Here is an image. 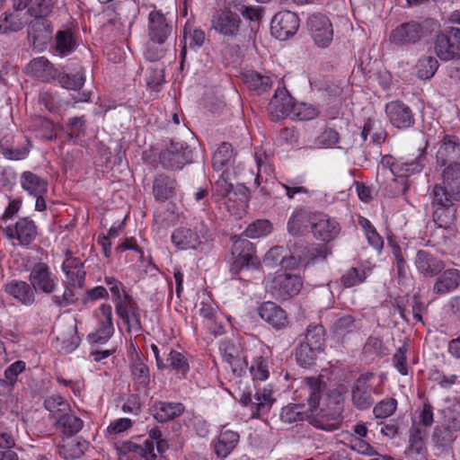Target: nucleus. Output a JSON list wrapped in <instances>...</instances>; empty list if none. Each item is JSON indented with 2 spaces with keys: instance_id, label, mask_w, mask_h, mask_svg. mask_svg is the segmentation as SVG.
I'll return each mask as SVG.
<instances>
[{
  "instance_id": "obj_1",
  "label": "nucleus",
  "mask_w": 460,
  "mask_h": 460,
  "mask_svg": "<svg viewBox=\"0 0 460 460\" xmlns=\"http://www.w3.org/2000/svg\"><path fill=\"white\" fill-rule=\"evenodd\" d=\"M302 390L308 394V410L311 411V424L315 428L334 431L338 429L342 421V402L344 398L338 390H332L329 394L330 398L334 399V408L332 411L318 410L320 400L324 388V383L320 377L309 376L302 380Z\"/></svg>"
},
{
  "instance_id": "obj_2",
  "label": "nucleus",
  "mask_w": 460,
  "mask_h": 460,
  "mask_svg": "<svg viewBox=\"0 0 460 460\" xmlns=\"http://www.w3.org/2000/svg\"><path fill=\"white\" fill-rule=\"evenodd\" d=\"M211 28L225 39L234 40L241 35L242 20L231 10H219L212 15Z\"/></svg>"
},
{
  "instance_id": "obj_3",
  "label": "nucleus",
  "mask_w": 460,
  "mask_h": 460,
  "mask_svg": "<svg viewBox=\"0 0 460 460\" xmlns=\"http://www.w3.org/2000/svg\"><path fill=\"white\" fill-rule=\"evenodd\" d=\"M96 329L88 335L89 341L93 344L106 343L114 333L112 307L103 303L93 312Z\"/></svg>"
},
{
  "instance_id": "obj_4",
  "label": "nucleus",
  "mask_w": 460,
  "mask_h": 460,
  "mask_svg": "<svg viewBox=\"0 0 460 460\" xmlns=\"http://www.w3.org/2000/svg\"><path fill=\"white\" fill-rule=\"evenodd\" d=\"M6 238L13 245L28 247L38 235V227L35 222L29 217H21L14 224H10L4 230Z\"/></svg>"
},
{
  "instance_id": "obj_5",
  "label": "nucleus",
  "mask_w": 460,
  "mask_h": 460,
  "mask_svg": "<svg viewBox=\"0 0 460 460\" xmlns=\"http://www.w3.org/2000/svg\"><path fill=\"white\" fill-rule=\"evenodd\" d=\"M232 255L234 258L231 270H241L244 268L259 269L260 260L255 255V249L248 239L237 238L232 246Z\"/></svg>"
},
{
  "instance_id": "obj_6",
  "label": "nucleus",
  "mask_w": 460,
  "mask_h": 460,
  "mask_svg": "<svg viewBox=\"0 0 460 460\" xmlns=\"http://www.w3.org/2000/svg\"><path fill=\"white\" fill-rule=\"evenodd\" d=\"M303 287L302 279L297 275L279 274L273 278L267 288L272 296L279 300H288L298 295Z\"/></svg>"
},
{
  "instance_id": "obj_7",
  "label": "nucleus",
  "mask_w": 460,
  "mask_h": 460,
  "mask_svg": "<svg viewBox=\"0 0 460 460\" xmlns=\"http://www.w3.org/2000/svg\"><path fill=\"white\" fill-rule=\"evenodd\" d=\"M47 16H35L28 25V40L38 52L43 51L47 48L53 36V26L46 19Z\"/></svg>"
},
{
  "instance_id": "obj_8",
  "label": "nucleus",
  "mask_w": 460,
  "mask_h": 460,
  "mask_svg": "<svg viewBox=\"0 0 460 460\" xmlns=\"http://www.w3.org/2000/svg\"><path fill=\"white\" fill-rule=\"evenodd\" d=\"M434 49L437 56L443 61L460 58V29L452 28L437 35Z\"/></svg>"
},
{
  "instance_id": "obj_9",
  "label": "nucleus",
  "mask_w": 460,
  "mask_h": 460,
  "mask_svg": "<svg viewBox=\"0 0 460 460\" xmlns=\"http://www.w3.org/2000/svg\"><path fill=\"white\" fill-rule=\"evenodd\" d=\"M307 29L314 44L325 49L333 39V29L330 19L322 13H314L307 19Z\"/></svg>"
},
{
  "instance_id": "obj_10",
  "label": "nucleus",
  "mask_w": 460,
  "mask_h": 460,
  "mask_svg": "<svg viewBox=\"0 0 460 460\" xmlns=\"http://www.w3.org/2000/svg\"><path fill=\"white\" fill-rule=\"evenodd\" d=\"M300 21L297 14L290 11L277 13L270 22L272 35L280 40H288L298 31Z\"/></svg>"
},
{
  "instance_id": "obj_11",
  "label": "nucleus",
  "mask_w": 460,
  "mask_h": 460,
  "mask_svg": "<svg viewBox=\"0 0 460 460\" xmlns=\"http://www.w3.org/2000/svg\"><path fill=\"white\" fill-rule=\"evenodd\" d=\"M29 281L35 292L51 294L56 290L58 279L44 262L35 263L30 272Z\"/></svg>"
},
{
  "instance_id": "obj_12",
  "label": "nucleus",
  "mask_w": 460,
  "mask_h": 460,
  "mask_svg": "<svg viewBox=\"0 0 460 460\" xmlns=\"http://www.w3.org/2000/svg\"><path fill=\"white\" fill-rule=\"evenodd\" d=\"M224 361L227 363L235 376H243L248 367L247 357L240 343L226 341L220 345Z\"/></svg>"
},
{
  "instance_id": "obj_13",
  "label": "nucleus",
  "mask_w": 460,
  "mask_h": 460,
  "mask_svg": "<svg viewBox=\"0 0 460 460\" xmlns=\"http://www.w3.org/2000/svg\"><path fill=\"white\" fill-rule=\"evenodd\" d=\"M374 377L372 373L361 374L351 387V401L358 410H367L374 403L372 393L376 390L369 385V381Z\"/></svg>"
},
{
  "instance_id": "obj_14",
  "label": "nucleus",
  "mask_w": 460,
  "mask_h": 460,
  "mask_svg": "<svg viewBox=\"0 0 460 460\" xmlns=\"http://www.w3.org/2000/svg\"><path fill=\"white\" fill-rule=\"evenodd\" d=\"M294 103L293 98L286 87L279 86L267 107L270 119L277 121L286 117H290Z\"/></svg>"
},
{
  "instance_id": "obj_15",
  "label": "nucleus",
  "mask_w": 460,
  "mask_h": 460,
  "mask_svg": "<svg viewBox=\"0 0 460 460\" xmlns=\"http://www.w3.org/2000/svg\"><path fill=\"white\" fill-rule=\"evenodd\" d=\"M311 229L314 236L319 240L329 242L340 233V224L323 213H313Z\"/></svg>"
},
{
  "instance_id": "obj_16",
  "label": "nucleus",
  "mask_w": 460,
  "mask_h": 460,
  "mask_svg": "<svg viewBox=\"0 0 460 460\" xmlns=\"http://www.w3.org/2000/svg\"><path fill=\"white\" fill-rule=\"evenodd\" d=\"M422 34L420 24L411 21L394 28L389 35V41L398 47L415 44L421 39Z\"/></svg>"
},
{
  "instance_id": "obj_17",
  "label": "nucleus",
  "mask_w": 460,
  "mask_h": 460,
  "mask_svg": "<svg viewBox=\"0 0 460 460\" xmlns=\"http://www.w3.org/2000/svg\"><path fill=\"white\" fill-rule=\"evenodd\" d=\"M115 312L127 325L128 332L139 334L142 332L141 310L133 297H128L123 305L116 306Z\"/></svg>"
},
{
  "instance_id": "obj_18",
  "label": "nucleus",
  "mask_w": 460,
  "mask_h": 460,
  "mask_svg": "<svg viewBox=\"0 0 460 460\" xmlns=\"http://www.w3.org/2000/svg\"><path fill=\"white\" fill-rule=\"evenodd\" d=\"M385 113L391 124L399 128L406 129L414 124L411 110L400 101H393L385 105Z\"/></svg>"
},
{
  "instance_id": "obj_19",
  "label": "nucleus",
  "mask_w": 460,
  "mask_h": 460,
  "mask_svg": "<svg viewBox=\"0 0 460 460\" xmlns=\"http://www.w3.org/2000/svg\"><path fill=\"white\" fill-rule=\"evenodd\" d=\"M190 150L183 143L172 142L160 155L161 164L167 169H181L190 160Z\"/></svg>"
},
{
  "instance_id": "obj_20",
  "label": "nucleus",
  "mask_w": 460,
  "mask_h": 460,
  "mask_svg": "<svg viewBox=\"0 0 460 460\" xmlns=\"http://www.w3.org/2000/svg\"><path fill=\"white\" fill-rule=\"evenodd\" d=\"M173 31L172 25L167 22L165 16L154 10L148 15V31L152 41L159 45L164 43Z\"/></svg>"
},
{
  "instance_id": "obj_21",
  "label": "nucleus",
  "mask_w": 460,
  "mask_h": 460,
  "mask_svg": "<svg viewBox=\"0 0 460 460\" xmlns=\"http://www.w3.org/2000/svg\"><path fill=\"white\" fill-rule=\"evenodd\" d=\"M431 291L438 296H447L460 287V270L448 268L437 275Z\"/></svg>"
},
{
  "instance_id": "obj_22",
  "label": "nucleus",
  "mask_w": 460,
  "mask_h": 460,
  "mask_svg": "<svg viewBox=\"0 0 460 460\" xmlns=\"http://www.w3.org/2000/svg\"><path fill=\"white\" fill-rule=\"evenodd\" d=\"M414 263L418 272L425 278L435 277L445 268L443 261L424 250L417 252Z\"/></svg>"
},
{
  "instance_id": "obj_23",
  "label": "nucleus",
  "mask_w": 460,
  "mask_h": 460,
  "mask_svg": "<svg viewBox=\"0 0 460 460\" xmlns=\"http://www.w3.org/2000/svg\"><path fill=\"white\" fill-rule=\"evenodd\" d=\"M258 345L261 354L252 358L249 371L253 381H265L270 376L271 350L261 341Z\"/></svg>"
},
{
  "instance_id": "obj_24",
  "label": "nucleus",
  "mask_w": 460,
  "mask_h": 460,
  "mask_svg": "<svg viewBox=\"0 0 460 460\" xmlns=\"http://www.w3.org/2000/svg\"><path fill=\"white\" fill-rule=\"evenodd\" d=\"M460 155V143L455 136H445L438 144L436 152L437 164L445 166L447 164H452Z\"/></svg>"
},
{
  "instance_id": "obj_25",
  "label": "nucleus",
  "mask_w": 460,
  "mask_h": 460,
  "mask_svg": "<svg viewBox=\"0 0 460 460\" xmlns=\"http://www.w3.org/2000/svg\"><path fill=\"white\" fill-rule=\"evenodd\" d=\"M4 291L25 306L35 303L36 292L31 283L22 280H12L5 284Z\"/></svg>"
},
{
  "instance_id": "obj_26",
  "label": "nucleus",
  "mask_w": 460,
  "mask_h": 460,
  "mask_svg": "<svg viewBox=\"0 0 460 460\" xmlns=\"http://www.w3.org/2000/svg\"><path fill=\"white\" fill-rule=\"evenodd\" d=\"M202 238H205V234L186 227L176 228L171 236L172 243L181 250L197 249Z\"/></svg>"
},
{
  "instance_id": "obj_27",
  "label": "nucleus",
  "mask_w": 460,
  "mask_h": 460,
  "mask_svg": "<svg viewBox=\"0 0 460 460\" xmlns=\"http://www.w3.org/2000/svg\"><path fill=\"white\" fill-rule=\"evenodd\" d=\"M259 315L276 330L283 329L288 323L286 312L273 302L263 303L259 307Z\"/></svg>"
},
{
  "instance_id": "obj_28",
  "label": "nucleus",
  "mask_w": 460,
  "mask_h": 460,
  "mask_svg": "<svg viewBox=\"0 0 460 460\" xmlns=\"http://www.w3.org/2000/svg\"><path fill=\"white\" fill-rule=\"evenodd\" d=\"M26 72L43 82H50L58 76V71L45 57L33 58L27 65Z\"/></svg>"
},
{
  "instance_id": "obj_29",
  "label": "nucleus",
  "mask_w": 460,
  "mask_h": 460,
  "mask_svg": "<svg viewBox=\"0 0 460 460\" xmlns=\"http://www.w3.org/2000/svg\"><path fill=\"white\" fill-rule=\"evenodd\" d=\"M184 411L182 403L174 402H155L151 408L152 415L159 422H166L181 416Z\"/></svg>"
},
{
  "instance_id": "obj_30",
  "label": "nucleus",
  "mask_w": 460,
  "mask_h": 460,
  "mask_svg": "<svg viewBox=\"0 0 460 460\" xmlns=\"http://www.w3.org/2000/svg\"><path fill=\"white\" fill-rule=\"evenodd\" d=\"M13 7L16 11L26 10L32 17L49 15L53 9L51 0H12Z\"/></svg>"
},
{
  "instance_id": "obj_31",
  "label": "nucleus",
  "mask_w": 460,
  "mask_h": 460,
  "mask_svg": "<svg viewBox=\"0 0 460 460\" xmlns=\"http://www.w3.org/2000/svg\"><path fill=\"white\" fill-rule=\"evenodd\" d=\"M455 433L438 424L432 433L431 441L435 455L442 456L449 454L451 444L455 440Z\"/></svg>"
},
{
  "instance_id": "obj_32",
  "label": "nucleus",
  "mask_w": 460,
  "mask_h": 460,
  "mask_svg": "<svg viewBox=\"0 0 460 460\" xmlns=\"http://www.w3.org/2000/svg\"><path fill=\"white\" fill-rule=\"evenodd\" d=\"M131 376L135 390L147 395L150 390V372L148 367L140 360H135L131 366Z\"/></svg>"
},
{
  "instance_id": "obj_33",
  "label": "nucleus",
  "mask_w": 460,
  "mask_h": 460,
  "mask_svg": "<svg viewBox=\"0 0 460 460\" xmlns=\"http://www.w3.org/2000/svg\"><path fill=\"white\" fill-rule=\"evenodd\" d=\"M238 441L239 434L224 427L214 444L215 453L219 457H226L235 448Z\"/></svg>"
},
{
  "instance_id": "obj_34",
  "label": "nucleus",
  "mask_w": 460,
  "mask_h": 460,
  "mask_svg": "<svg viewBox=\"0 0 460 460\" xmlns=\"http://www.w3.org/2000/svg\"><path fill=\"white\" fill-rule=\"evenodd\" d=\"M275 401L276 400L273 397V390L270 385H268L263 388H258L254 394L252 416L259 417L267 414Z\"/></svg>"
},
{
  "instance_id": "obj_35",
  "label": "nucleus",
  "mask_w": 460,
  "mask_h": 460,
  "mask_svg": "<svg viewBox=\"0 0 460 460\" xmlns=\"http://www.w3.org/2000/svg\"><path fill=\"white\" fill-rule=\"evenodd\" d=\"M62 270L66 274L68 283L72 287L82 288L84 282L85 272L82 262L76 258L69 257L62 264Z\"/></svg>"
},
{
  "instance_id": "obj_36",
  "label": "nucleus",
  "mask_w": 460,
  "mask_h": 460,
  "mask_svg": "<svg viewBox=\"0 0 460 460\" xmlns=\"http://www.w3.org/2000/svg\"><path fill=\"white\" fill-rule=\"evenodd\" d=\"M177 182L170 176L160 174L155 177L153 184V193L155 200L164 202L175 194Z\"/></svg>"
},
{
  "instance_id": "obj_37",
  "label": "nucleus",
  "mask_w": 460,
  "mask_h": 460,
  "mask_svg": "<svg viewBox=\"0 0 460 460\" xmlns=\"http://www.w3.org/2000/svg\"><path fill=\"white\" fill-rule=\"evenodd\" d=\"M26 369V363L17 360L6 367L4 378L0 379V394H7L14 388L18 376Z\"/></svg>"
},
{
  "instance_id": "obj_38",
  "label": "nucleus",
  "mask_w": 460,
  "mask_h": 460,
  "mask_svg": "<svg viewBox=\"0 0 460 460\" xmlns=\"http://www.w3.org/2000/svg\"><path fill=\"white\" fill-rule=\"evenodd\" d=\"M20 182L22 188L31 196L44 195L47 192V181L31 172H22Z\"/></svg>"
},
{
  "instance_id": "obj_39",
  "label": "nucleus",
  "mask_w": 460,
  "mask_h": 460,
  "mask_svg": "<svg viewBox=\"0 0 460 460\" xmlns=\"http://www.w3.org/2000/svg\"><path fill=\"white\" fill-rule=\"evenodd\" d=\"M55 426L66 436H73L83 428V420L71 412H64L57 416Z\"/></svg>"
},
{
  "instance_id": "obj_40",
  "label": "nucleus",
  "mask_w": 460,
  "mask_h": 460,
  "mask_svg": "<svg viewBox=\"0 0 460 460\" xmlns=\"http://www.w3.org/2000/svg\"><path fill=\"white\" fill-rule=\"evenodd\" d=\"M443 184L450 190L455 199H460V164L454 163L443 171Z\"/></svg>"
},
{
  "instance_id": "obj_41",
  "label": "nucleus",
  "mask_w": 460,
  "mask_h": 460,
  "mask_svg": "<svg viewBox=\"0 0 460 460\" xmlns=\"http://www.w3.org/2000/svg\"><path fill=\"white\" fill-rule=\"evenodd\" d=\"M312 214L302 208H296L288 221V231L292 235L302 234L307 228V224H311Z\"/></svg>"
},
{
  "instance_id": "obj_42",
  "label": "nucleus",
  "mask_w": 460,
  "mask_h": 460,
  "mask_svg": "<svg viewBox=\"0 0 460 460\" xmlns=\"http://www.w3.org/2000/svg\"><path fill=\"white\" fill-rule=\"evenodd\" d=\"M244 77L249 89L258 95L267 92L272 85V81L269 75L255 71L247 72Z\"/></svg>"
},
{
  "instance_id": "obj_43",
  "label": "nucleus",
  "mask_w": 460,
  "mask_h": 460,
  "mask_svg": "<svg viewBox=\"0 0 460 460\" xmlns=\"http://www.w3.org/2000/svg\"><path fill=\"white\" fill-rule=\"evenodd\" d=\"M423 165L422 157H418L411 161L398 159L397 164L394 167V176L401 178L409 177L420 172L423 169Z\"/></svg>"
},
{
  "instance_id": "obj_44",
  "label": "nucleus",
  "mask_w": 460,
  "mask_h": 460,
  "mask_svg": "<svg viewBox=\"0 0 460 460\" xmlns=\"http://www.w3.org/2000/svg\"><path fill=\"white\" fill-rule=\"evenodd\" d=\"M305 418H309V416L307 409L302 403H289L283 407L280 412V420L288 424L302 421Z\"/></svg>"
},
{
  "instance_id": "obj_45",
  "label": "nucleus",
  "mask_w": 460,
  "mask_h": 460,
  "mask_svg": "<svg viewBox=\"0 0 460 460\" xmlns=\"http://www.w3.org/2000/svg\"><path fill=\"white\" fill-rule=\"evenodd\" d=\"M234 150L232 145L223 142L217 147L213 155V167L217 171L223 170V168L233 162Z\"/></svg>"
},
{
  "instance_id": "obj_46",
  "label": "nucleus",
  "mask_w": 460,
  "mask_h": 460,
  "mask_svg": "<svg viewBox=\"0 0 460 460\" xmlns=\"http://www.w3.org/2000/svg\"><path fill=\"white\" fill-rule=\"evenodd\" d=\"M415 68L420 79L428 80L435 75L438 68V62L434 57H422L418 60Z\"/></svg>"
},
{
  "instance_id": "obj_47",
  "label": "nucleus",
  "mask_w": 460,
  "mask_h": 460,
  "mask_svg": "<svg viewBox=\"0 0 460 460\" xmlns=\"http://www.w3.org/2000/svg\"><path fill=\"white\" fill-rule=\"evenodd\" d=\"M55 49L61 56L71 53L75 48V40L72 31H58L56 34Z\"/></svg>"
},
{
  "instance_id": "obj_48",
  "label": "nucleus",
  "mask_w": 460,
  "mask_h": 460,
  "mask_svg": "<svg viewBox=\"0 0 460 460\" xmlns=\"http://www.w3.org/2000/svg\"><path fill=\"white\" fill-rule=\"evenodd\" d=\"M167 368L170 367L178 374L185 376L189 372L190 367L186 357L174 349H170L167 353L166 363Z\"/></svg>"
},
{
  "instance_id": "obj_49",
  "label": "nucleus",
  "mask_w": 460,
  "mask_h": 460,
  "mask_svg": "<svg viewBox=\"0 0 460 460\" xmlns=\"http://www.w3.org/2000/svg\"><path fill=\"white\" fill-rule=\"evenodd\" d=\"M456 208L453 204L447 205L444 207H438L433 214L434 221L439 227L447 229L449 228L456 220Z\"/></svg>"
},
{
  "instance_id": "obj_50",
  "label": "nucleus",
  "mask_w": 460,
  "mask_h": 460,
  "mask_svg": "<svg viewBox=\"0 0 460 460\" xmlns=\"http://www.w3.org/2000/svg\"><path fill=\"white\" fill-rule=\"evenodd\" d=\"M369 275V270L366 268H350L341 278V282L345 288L359 285Z\"/></svg>"
},
{
  "instance_id": "obj_51",
  "label": "nucleus",
  "mask_w": 460,
  "mask_h": 460,
  "mask_svg": "<svg viewBox=\"0 0 460 460\" xmlns=\"http://www.w3.org/2000/svg\"><path fill=\"white\" fill-rule=\"evenodd\" d=\"M325 342L324 330L322 325H314L307 328L304 343L308 344L313 349L323 350Z\"/></svg>"
},
{
  "instance_id": "obj_52",
  "label": "nucleus",
  "mask_w": 460,
  "mask_h": 460,
  "mask_svg": "<svg viewBox=\"0 0 460 460\" xmlns=\"http://www.w3.org/2000/svg\"><path fill=\"white\" fill-rule=\"evenodd\" d=\"M310 260L306 247L296 248L288 257H282L280 264L285 269L297 268L301 263H306Z\"/></svg>"
},
{
  "instance_id": "obj_53",
  "label": "nucleus",
  "mask_w": 460,
  "mask_h": 460,
  "mask_svg": "<svg viewBox=\"0 0 460 460\" xmlns=\"http://www.w3.org/2000/svg\"><path fill=\"white\" fill-rule=\"evenodd\" d=\"M26 144L22 146H8L5 142H0V152L4 158L13 161H19L25 159L29 153L30 148L28 146L29 141L25 140Z\"/></svg>"
},
{
  "instance_id": "obj_54",
  "label": "nucleus",
  "mask_w": 460,
  "mask_h": 460,
  "mask_svg": "<svg viewBox=\"0 0 460 460\" xmlns=\"http://www.w3.org/2000/svg\"><path fill=\"white\" fill-rule=\"evenodd\" d=\"M319 114L318 109L305 102L294 103L290 118L297 119L299 120H310L317 117Z\"/></svg>"
},
{
  "instance_id": "obj_55",
  "label": "nucleus",
  "mask_w": 460,
  "mask_h": 460,
  "mask_svg": "<svg viewBox=\"0 0 460 460\" xmlns=\"http://www.w3.org/2000/svg\"><path fill=\"white\" fill-rule=\"evenodd\" d=\"M84 74L78 71L75 74H64L59 76V84L63 88L73 91H79L84 84Z\"/></svg>"
},
{
  "instance_id": "obj_56",
  "label": "nucleus",
  "mask_w": 460,
  "mask_h": 460,
  "mask_svg": "<svg viewBox=\"0 0 460 460\" xmlns=\"http://www.w3.org/2000/svg\"><path fill=\"white\" fill-rule=\"evenodd\" d=\"M270 232V222L269 220L261 219L250 224L244 233L246 237L255 239L265 236Z\"/></svg>"
},
{
  "instance_id": "obj_57",
  "label": "nucleus",
  "mask_w": 460,
  "mask_h": 460,
  "mask_svg": "<svg viewBox=\"0 0 460 460\" xmlns=\"http://www.w3.org/2000/svg\"><path fill=\"white\" fill-rule=\"evenodd\" d=\"M146 80L150 89L158 92L164 83V66L161 65L150 66Z\"/></svg>"
},
{
  "instance_id": "obj_58",
  "label": "nucleus",
  "mask_w": 460,
  "mask_h": 460,
  "mask_svg": "<svg viewBox=\"0 0 460 460\" xmlns=\"http://www.w3.org/2000/svg\"><path fill=\"white\" fill-rule=\"evenodd\" d=\"M433 203L438 207L451 205L456 200L451 195V191L446 185L436 184L432 190Z\"/></svg>"
},
{
  "instance_id": "obj_59",
  "label": "nucleus",
  "mask_w": 460,
  "mask_h": 460,
  "mask_svg": "<svg viewBox=\"0 0 460 460\" xmlns=\"http://www.w3.org/2000/svg\"><path fill=\"white\" fill-rule=\"evenodd\" d=\"M396 408L397 401L394 398H386L374 407L373 413L377 419H385L393 415Z\"/></svg>"
},
{
  "instance_id": "obj_60",
  "label": "nucleus",
  "mask_w": 460,
  "mask_h": 460,
  "mask_svg": "<svg viewBox=\"0 0 460 460\" xmlns=\"http://www.w3.org/2000/svg\"><path fill=\"white\" fill-rule=\"evenodd\" d=\"M316 352H319L317 349H313L308 344L301 343L300 346L296 349V360L298 364L303 367H307L311 366L314 359Z\"/></svg>"
},
{
  "instance_id": "obj_61",
  "label": "nucleus",
  "mask_w": 460,
  "mask_h": 460,
  "mask_svg": "<svg viewBox=\"0 0 460 460\" xmlns=\"http://www.w3.org/2000/svg\"><path fill=\"white\" fill-rule=\"evenodd\" d=\"M128 448L129 451L140 455L145 460H155L156 458L155 443L152 440H145L141 445L130 443Z\"/></svg>"
},
{
  "instance_id": "obj_62",
  "label": "nucleus",
  "mask_w": 460,
  "mask_h": 460,
  "mask_svg": "<svg viewBox=\"0 0 460 460\" xmlns=\"http://www.w3.org/2000/svg\"><path fill=\"white\" fill-rule=\"evenodd\" d=\"M205 32L199 29H184V40L193 49H199L205 42Z\"/></svg>"
},
{
  "instance_id": "obj_63",
  "label": "nucleus",
  "mask_w": 460,
  "mask_h": 460,
  "mask_svg": "<svg viewBox=\"0 0 460 460\" xmlns=\"http://www.w3.org/2000/svg\"><path fill=\"white\" fill-rule=\"evenodd\" d=\"M24 26L22 19L16 14H10L4 17L3 23H0V33L7 34L10 32L20 31Z\"/></svg>"
},
{
  "instance_id": "obj_64",
  "label": "nucleus",
  "mask_w": 460,
  "mask_h": 460,
  "mask_svg": "<svg viewBox=\"0 0 460 460\" xmlns=\"http://www.w3.org/2000/svg\"><path fill=\"white\" fill-rule=\"evenodd\" d=\"M44 404L46 409L56 417L64 413L68 408L66 402L58 394L49 396L46 399Z\"/></svg>"
}]
</instances>
